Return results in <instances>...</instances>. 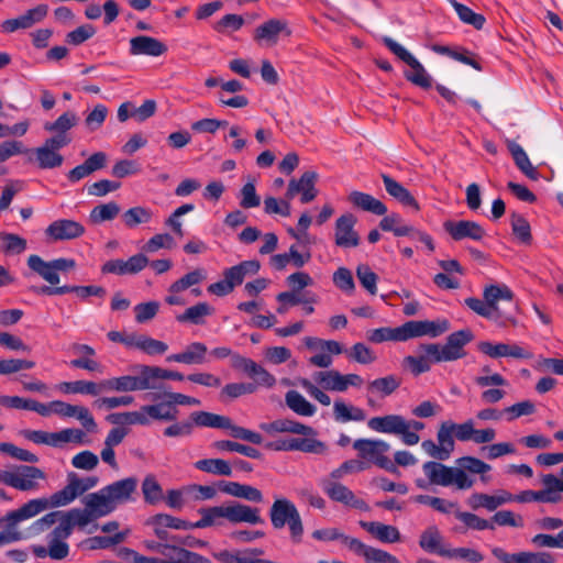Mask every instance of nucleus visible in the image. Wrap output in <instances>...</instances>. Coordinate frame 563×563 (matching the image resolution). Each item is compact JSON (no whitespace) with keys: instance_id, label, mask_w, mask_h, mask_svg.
Here are the masks:
<instances>
[{"instance_id":"f257e3e1","label":"nucleus","mask_w":563,"mask_h":563,"mask_svg":"<svg viewBox=\"0 0 563 563\" xmlns=\"http://www.w3.org/2000/svg\"><path fill=\"white\" fill-rule=\"evenodd\" d=\"M459 467L446 466L440 462L429 461L422 465V470L432 485L455 486L460 490L473 487L475 479L466 474L484 475L492 470V466L481 459L463 456L456 461Z\"/></svg>"},{"instance_id":"f03ea898","label":"nucleus","mask_w":563,"mask_h":563,"mask_svg":"<svg viewBox=\"0 0 563 563\" xmlns=\"http://www.w3.org/2000/svg\"><path fill=\"white\" fill-rule=\"evenodd\" d=\"M49 556L54 560H62L68 555V544L64 542L70 536V510H55L33 522L30 531L40 534L51 528Z\"/></svg>"},{"instance_id":"7ed1b4c3","label":"nucleus","mask_w":563,"mask_h":563,"mask_svg":"<svg viewBox=\"0 0 563 563\" xmlns=\"http://www.w3.org/2000/svg\"><path fill=\"white\" fill-rule=\"evenodd\" d=\"M29 268L42 277L49 286H33L31 290L37 295L57 296L70 292V286L64 285L57 287L59 275L67 274L70 269V260L56 258L45 262L41 256L32 254L27 258Z\"/></svg>"},{"instance_id":"20e7f679","label":"nucleus","mask_w":563,"mask_h":563,"mask_svg":"<svg viewBox=\"0 0 563 563\" xmlns=\"http://www.w3.org/2000/svg\"><path fill=\"white\" fill-rule=\"evenodd\" d=\"M367 427L377 433L397 435L404 444L411 446L419 443L418 431L424 428V423L419 420H408L401 415L390 413L372 417L367 421Z\"/></svg>"},{"instance_id":"39448f33","label":"nucleus","mask_w":563,"mask_h":563,"mask_svg":"<svg viewBox=\"0 0 563 563\" xmlns=\"http://www.w3.org/2000/svg\"><path fill=\"white\" fill-rule=\"evenodd\" d=\"M269 519L274 529L280 530L287 526L291 541L296 544L301 542L303 523L291 500L284 497L276 498L269 509Z\"/></svg>"},{"instance_id":"423d86ee","label":"nucleus","mask_w":563,"mask_h":563,"mask_svg":"<svg viewBox=\"0 0 563 563\" xmlns=\"http://www.w3.org/2000/svg\"><path fill=\"white\" fill-rule=\"evenodd\" d=\"M82 503L84 509H73V526H77L81 530H85L98 518L106 517L117 509L103 488L86 495Z\"/></svg>"},{"instance_id":"0eeeda50","label":"nucleus","mask_w":563,"mask_h":563,"mask_svg":"<svg viewBox=\"0 0 563 563\" xmlns=\"http://www.w3.org/2000/svg\"><path fill=\"white\" fill-rule=\"evenodd\" d=\"M353 449L357 452V456L368 463H373L378 467L396 473L397 466L386 456L390 450L388 442L380 439H357L353 442Z\"/></svg>"},{"instance_id":"6e6552de","label":"nucleus","mask_w":563,"mask_h":563,"mask_svg":"<svg viewBox=\"0 0 563 563\" xmlns=\"http://www.w3.org/2000/svg\"><path fill=\"white\" fill-rule=\"evenodd\" d=\"M383 43L395 56L411 68L410 71L405 73V77L408 81L423 89H429L432 86L431 76L409 51L388 36L383 38Z\"/></svg>"},{"instance_id":"1a4fd4ad","label":"nucleus","mask_w":563,"mask_h":563,"mask_svg":"<svg viewBox=\"0 0 563 563\" xmlns=\"http://www.w3.org/2000/svg\"><path fill=\"white\" fill-rule=\"evenodd\" d=\"M44 472L34 466L20 465L14 470H0V483L26 492L37 487L36 479L44 478Z\"/></svg>"},{"instance_id":"9d476101","label":"nucleus","mask_w":563,"mask_h":563,"mask_svg":"<svg viewBox=\"0 0 563 563\" xmlns=\"http://www.w3.org/2000/svg\"><path fill=\"white\" fill-rule=\"evenodd\" d=\"M135 368L139 375H123L103 379L102 387H104V391L130 393L154 389L156 385L148 383V375L145 371L147 365H137Z\"/></svg>"},{"instance_id":"9b49d317","label":"nucleus","mask_w":563,"mask_h":563,"mask_svg":"<svg viewBox=\"0 0 563 563\" xmlns=\"http://www.w3.org/2000/svg\"><path fill=\"white\" fill-rule=\"evenodd\" d=\"M35 505L24 504L21 508L8 512L0 518V547L18 541L22 533L18 531V523L34 517Z\"/></svg>"},{"instance_id":"f8f14e48","label":"nucleus","mask_w":563,"mask_h":563,"mask_svg":"<svg viewBox=\"0 0 563 563\" xmlns=\"http://www.w3.org/2000/svg\"><path fill=\"white\" fill-rule=\"evenodd\" d=\"M232 366L242 369L254 382L253 385L264 388H273L276 385V377L255 361L240 354L232 356Z\"/></svg>"},{"instance_id":"ddd939ff","label":"nucleus","mask_w":563,"mask_h":563,"mask_svg":"<svg viewBox=\"0 0 563 563\" xmlns=\"http://www.w3.org/2000/svg\"><path fill=\"white\" fill-rule=\"evenodd\" d=\"M449 329L450 323L445 319L407 321L402 324L404 341L420 336L438 338Z\"/></svg>"},{"instance_id":"4468645a","label":"nucleus","mask_w":563,"mask_h":563,"mask_svg":"<svg viewBox=\"0 0 563 563\" xmlns=\"http://www.w3.org/2000/svg\"><path fill=\"white\" fill-rule=\"evenodd\" d=\"M320 486L327 496L336 503L345 506L367 511L369 509L365 500L357 498L355 494L345 485L331 479H321Z\"/></svg>"},{"instance_id":"2eb2a0df","label":"nucleus","mask_w":563,"mask_h":563,"mask_svg":"<svg viewBox=\"0 0 563 563\" xmlns=\"http://www.w3.org/2000/svg\"><path fill=\"white\" fill-rule=\"evenodd\" d=\"M291 31L284 19H269L260 24L253 33V40L260 45H276L282 35L289 36Z\"/></svg>"},{"instance_id":"dca6fc26","label":"nucleus","mask_w":563,"mask_h":563,"mask_svg":"<svg viewBox=\"0 0 563 563\" xmlns=\"http://www.w3.org/2000/svg\"><path fill=\"white\" fill-rule=\"evenodd\" d=\"M318 174L313 170L305 172L299 179L292 178L286 191V198L292 199L296 195H300V202L308 203L318 196L316 183Z\"/></svg>"},{"instance_id":"f3484780","label":"nucleus","mask_w":563,"mask_h":563,"mask_svg":"<svg viewBox=\"0 0 563 563\" xmlns=\"http://www.w3.org/2000/svg\"><path fill=\"white\" fill-rule=\"evenodd\" d=\"M356 218L352 213H345L335 221L334 241L340 247H356L360 244V236L354 229Z\"/></svg>"},{"instance_id":"a211bd4d","label":"nucleus","mask_w":563,"mask_h":563,"mask_svg":"<svg viewBox=\"0 0 563 563\" xmlns=\"http://www.w3.org/2000/svg\"><path fill=\"white\" fill-rule=\"evenodd\" d=\"M444 229L455 241L464 239L481 241L486 236L484 228L479 223L470 220L446 221Z\"/></svg>"},{"instance_id":"6ab92c4d","label":"nucleus","mask_w":563,"mask_h":563,"mask_svg":"<svg viewBox=\"0 0 563 563\" xmlns=\"http://www.w3.org/2000/svg\"><path fill=\"white\" fill-rule=\"evenodd\" d=\"M228 521L232 525L247 523L256 526L265 523L260 508L238 501L228 503Z\"/></svg>"},{"instance_id":"aec40b11","label":"nucleus","mask_w":563,"mask_h":563,"mask_svg":"<svg viewBox=\"0 0 563 563\" xmlns=\"http://www.w3.org/2000/svg\"><path fill=\"white\" fill-rule=\"evenodd\" d=\"M129 53L132 56L158 57L167 52V45L158 38L148 35H139L130 40Z\"/></svg>"},{"instance_id":"412c9836","label":"nucleus","mask_w":563,"mask_h":563,"mask_svg":"<svg viewBox=\"0 0 563 563\" xmlns=\"http://www.w3.org/2000/svg\"><path fill=\"white\" fill-rule=\"evenodd\" d=\"M96 355V350L88 344H73V367L101 374L103 366Z\"/></svg>"},{"instance_id":"4be33fe9","label":"nucleus","mask_w":563,"mask_h":563,"mask_svg":"<svg viewBox=\"0 0 563 563\" xmlns=\"http://www.w3.org/2000/svg\"><path fill=\"white\" fill-rule=\"evenodd\" d=\"M73 418L78 420L82 427V430L73 429V442L88 444L90 440L88 439L87 434L96 433L98 430V426L95 421L92 413L88 408L84 406L73 405Z\"/></svg>"},{"instance_id":"5701e85b","label":"nucleus","mask_w":563,"mask_h":563,"mask_svg":"<svg viewBox=\"0 0 563 563\" xmlns=\"http://www.w3.org/2000/svg\"><path fill=\"white\" fill-rule=\"evenodd\" d=\"M351 551L362 556L366 563H400L399 559L389 552L365 544L361 540H350Z\"/></svg>"},{"instance_id":"b1692460","label":"nucleus","mask_w":563,"mask_h":563,"mask_svg":"<svg viewBox=\"0 0 563 563\" xmlns=\"http://www.w3.org/2000/svg\"><path fill=\"white\" fill-rule=\"evenodd\" d=\"M473 333L468 329L451 333L446 338L445 344L442 345L446 361L452 362L464 357L466 355L464 347L473 340Z\"/></svg>"},{"instance_id":"393cba45","label":"nucleus","mask_w":563,"mask_h":563,"mask_svg":"<svg viewBox=\"0 0 563 563\" xmlns=\"http://www.w3.org/2000/svg\"><path fill=\"white\" fill-rule=\"evenodd\" d=\"M473 333L468 329L451 333L446 338L445 344L442 345L446 361L452 362L464 357L466 355L464 347L473 340Z\"/></svg>"},{"instance_id":"a878e982","label":"nucleus","mask_w":563,"mask_h":563,"mask_svg":"<svg viewBox=\"0 0 563 563\" xmlns=\"http://www.w3.org/2000/svg\"><path fill=\"white\" fill-rule=\"evenodd\" d=\"M473 333L468 329L451 333L446 338L445 344L442 345L446 361L452 362L464 357L466 355L464 347L473 340Z\"/></svg>"},{"instance_id":"bb28decb","label":"nucleus","mask_w":563,"mask_h":563,"mask_svg":"<svg viewBox=\"0 0 563 563\" xmlns=\"http://www.w3.org/2000/svg\"><path fill=\"white\" fill-rule=\"evenodd\" d=\"M136 487V478L128 477L104 486L103 492L108 494L112 504L118 508L119 505L132 499V495L135 493Z\"/></svg>"},{"instance_id":"cd10ccee","label":"nucleus","mask_w":563,"mask_h":563,"mask_svg":"<svg viewBox=\"0 0 563 563\" xmlns=\"http://www.w3.org/2000/svg\"><path fill=\"white\" fill-rule=\"evenodd\" d=\"M360 527L368 532L373 538L382 543H396L401 539L400 532L397 527L386 525L379 521H364L358 522Z\"/></svg>"},{"instance_id":"c85d7f7f","label":"nucleus","mask_w":563,"mask_h":563,"mask_svg":"<svg viewBox=\"0 0 563 563\" xmlns=\"http://www.w3.org/2000/svg\"><path fill=\"white\" fill-rule=\"evenodd\" d=\"M207 353L208 349L205 343L192 342L188 344L183 352L168 355L166 361L186 365H199L207 362Z\"/></svg>"},{"instance_id":"c756f323","label":"nucleus","mask_w":563,"mask_h":563,"mask_svg":"<svg viewBox=\"0 0 563 563\" xmlns=\"http://www.w3.org/2000/svg\"><path fill=\"white\" fill-rule=\"evenodd\" d=\"M219 488L222 493L250 503L261 504L264 500L262 492L251 485L238 482H221Z\"/></svg>"},{"instance_id":"7c9ffc66","label":"nucleus","mask_w":563,"mask_h":563,"mask_svg":"<svg viewBox=\"0 0 563 563\" xmlns=\"http://www.w3.org/2000/svg\"><path fill=\"white\" fill-rule=\"evenodd\" d=\"M478 350L493 358L505 356L515 358H527L530 356L529 353L518 344H493L490 342L485 341L478 344Z\"/></svg>"},{"instance_id":"2f4dec72","label":"nucleus","mask_w":563,"mask_h":563,"mask_svg":"<svg viewBox=\"0 0 563 563\" xmlns=\"http://www.w3.org/2000/svg\"><path fill=\"white\" fill-rule=\"evenodd\" d=\"M179 543H168L162 563H210V561L202 555L191 552Z\"/></svg>"},{"instance_id":"473e14b6","label":"nucleus","mask_w":563,"mask_h":563,"mask_svg":"<svg viewBox=\"0 0 563 563\" xmlns=\"http://www.w3.org/2000/svg\"><path fill=\"white\" fill-rule=\"evenodd\" d=\"M198 512L200 519L192 523V526L198 529L219 527L222 526L223 520L228 521V504L200 508Z\"/></svg>"},{"instance_id":"72a5a7b5","label":"nucleus","mask_w":563,"mask_h":563,"mask_svg":"<svg viewBox=\"0 0 563 563\" xmlns=\"http://www.w3.org/2000/svg\"><path fill=\"white\" fill-rule=\"evenodd\" d=\"M347 200L357 209L376 216H384L387 207L374 196L354 190L347 196Z\"/></svg>"},{"instance_id":"f704fd0d","label":"nucleus","mask_w":563,"mask_h":563,"mask_svg":"<svg viewBox=\"0 0 563 563\" xmlns=\"http://www.w3.org/2000/svg\"><path fill=\"white\" fill-rule=\"evenodd\" d=\"M263 429L268 433H292L300 435H311L314 430L301 422L290 419H278L271 423L264 424Z\"/></svg>"},{"instance_id":"c9c22d12","label":"nucleus","mask_w":563,"mask_h":563,"mask_svg":"<svg viewBox=\"0 0 563 563\" xmlns=\"http://www.w3.org/2000/svg\"><path fill=\"white\" fill-rule=\"evenodd\" d=\"M382 179L389 196L406 207H412L416 210L419 209V205L415 197L400 183L396 181L394 178L386 174L382 175Z\"/></svg>"},{"instance_id":"e433bc0d","label":"nucleus","mask_w":563,"mask_h":563,"mask_svg":"<svg viewBox=\"0 0 563 563\" xmlns=\"http://www.w3.org/2000/svg\"><path fill=\"white\" fill-rule=\"evenodd\" d=\"M419 545L429 553H435L444 558L449 548L443 544V538L435 526L428 527L420 536Z\"/></svg>"},{"instance_id":"4c0bfd02","label":"nucleus","mask_w":563,"mask_h":563,"mask_svg":"<svg viewBox=\"0 0 563 563\" xmlns=\"http://www.w3.org/2000/svg\"><path fill=\"white\" fill-rule=\"evenodd\" d=\"M68 503H70V481L62 490L56 492L49 498L32 499L27 504L31 506L35 505L36 510L33 514L36 516L46 509L65 506Z\"/></svg>"},{"instance_id":"58836bf2","label":"nucleus","mask_w":563,"mask_h":563,"mask_svg":"<svg viewBox=\"0 0 563 563\" xmlns=\"http://www.w3.org/2000/svg\"><path fill=\"white\" fill-rule=\"evenodd\" d=\"M508 151L510 152L516 166L530 179L537 180L539 173L537 168L531 164L526 151L520 144L515 141L507 142Z\"/></svg>"},{"instance_id":"ea45409f","label":"nucleus","mask_w":563,"mask_h":563,"mask_svg":"<svg viewBox=\"0 0 563 563\" xmlns=\"http://www.w3.org/2000/svg\"><path fill=\"white\" fill-rule=\"evenodd\" d=\"M214 309L208 302H198L187 308L183 313L176 316L180 323H191L196 325L203 324L207 317L212 316Z\"/></svg>"},{"instance_id":"a19ab883","label":"nucleus","mask_w":563,"mask_h":563,"mask_svg":"<svg viewBox=\"0 0 563 563\" xmlns=\"http://www.w3.org/2000/svg\"><path fill=\"white\" fill-rule=\"evenodd\" d=\"M483 297L489 303L494 312L498 314V318H500L501 314L497 305L498 301H511L514 299V292L507 285L496 284L486 286L483 291Z\"/></svg>"},{"instance_id":"79ce46f5","label":"nucleus","mask_w":563,"mask_h":563,"mask_svg":"<svg viewBox=\"0 0 563 563\" xmlns=\"http://www.w3.org/2000/svg\"><path fill=\"white\" fill-rule=\"evenodd\" d=\"M401 385V378L396 375H387L375 378L367 384V391L383 398L394 394Z\"/></svg>"},{"instance_id":"37998d69","label":"nucleus","mask_w":563,"mask_h":563,"mask_svg":"<svg viewBox=\"0 0 563 563\" xmlns=\"http://www.w3.org/2000/svg\"><path fill=\"white\" fill-rule=\"evenodd\" d=\"M145 418L148 419V424L152 420L174 421L177 419L178 410L176 407L170 406L168 399L163 402L143 406Z\"/></svg>"},{"instance_id":"c03bdc74","label":"nucleus","mask_w":563,"mask_h":563,"mask_svg":"<svg viewBox=\"0 0 563 563\" xmlns=\"http://www.w3.org/2000/svg\"><path fill=\"white\" fill-rule=\"evenodd\" d=\"M313 380L324 390L344 393L343 374L338 371H321L312 376Z\"/></svg>"},{"instance_id":"a18cd8bd","label":"nucleus","mask_w":563,"mask_h":563,"mask_svg":"<svg viewBox=\"0 0 563 563\" xmlns=\"http://www.w3.org/2000/svg\"><path fill=\"white\" fill-rule=\"evenodd\" d=\"M126 533H117L111 536L90 537L78 544L79 548L87 550H104L114 548L125 541Z\"/></svg>"},{"instance_id":"49530a36","label":"nucleus","mask_w":563,"mask_h":563,"mask_svg":"<svg viewBox=\"0 0 563 563\" xmlns=\"http://www.w3.org/2000/svg\"><path fill=\"white\" fill-rule=\"evenodd\" d=\"M285 402L291 411L302 417H312L317 411L316 406L297 390H288L285 395Z\"/></svg>"},{"instance_id":"de8ad7c7","label":"nucleus","mask_w":563,"mask_h":563,"mask_svg":"<svg viewBox=\"0 0 563 563\" xmlns=\"http://www.w3.org/2000/svg\"><path fill=\"white\" fill-rule=\"evenodd\" d=\"M107 155L103 152H97L89 156L84 164L73 168V180H79L104 167Z\"/></svg>"},{"instance_id":"09e8293b","label":"nucleus","mask_w":563,"mask_h":563,"mask_svg":"<svg viewBox=\"0 0 563 563\" xmlns=\"http://www.w3.org/2000/svg\"><path fill=\"white\" fill-rule=\"evenodd\" d=\"M192 424L205 428L224 429L230 426V418L208 411H195L190 415Z\"/></svg>"},{"instance_id":"8fccbe9b","label":"nucleus","mask_w":563,"mask_h":563,"mask_svg":"<svg viewBox=\"0 0 563 563\" xmlns=\"http://www.w3.org/2000/svg\"><path fill=\"white\" fill-rule=\"evenodd\" d=\"M366 339L375 344L387 341L405 342L402 325L397 328L382 327L366 332Z\"/></svg>"},{"instance_id":"3c124183","label":"nucleus","mask_w":563,"mask_h":563,"mask_svg":"<svg viewBox=\"0 0 563 563\" xmlns=\"http://www.w3.org/2000/svg\"><path fill=\"white\" fill-rule=\"evenodd\" d=\"M195 467L201 472L218 475V476H231L232 465L222 459H203L195 463Z\"/></svg>"},{"instance_id":"603ef678","label":"nucleus","mask_w":563,"mask_h":563,"mask_svg":"<svg viewBox=\"0 0 563 563\" xmlns=\"http://www.w3.org/2000/svg\"><path fill=\"white\" fill-rule=\"evenodd\" d=\"M120 211V206L114 201L101 203L92 208L89 214V220L92 224H101L106 221L115 219Z\"/></svg>"},{"instance_id":"864d4df0","label":"nucleus","mask_w":563,"mask_h":563,"mask_svg":"<svg viewBox=\"0 0 563 563\" xmlns=\"http://www.w3.org/2000/svg\"><path fill=\"white\" fill-rule=\"evenodd\" d=\"M108 420L118 426H148V419L145 418L143 406L136 411L111 413L108 416Z\"/></svg>"},{"instance_id":"5fc2aeb1","label":"nucleus","mask_w":563,"mask_h":563,"mask_svg":"<svg viewBox=\"0 0 563 563\" xmlns=\"http://www.w3.org/2000/svg\"><path fill=\"white\" fill-rule=\"evenodd\" d=\"M207 277V273L202 268L194 269L186 275H184L181 278L174 282L169 288L168 292H183L184 290L194 287L196 285H199L201 282H203Z\"/></svg>"},{"instance_id":"6e6d98bb","label":"nucleus","mask_w":563,"mask_h":563,"mask_svg":"<svg viewBox=\"0 0 563 563\" xmlns=\"http://www.w3.org/2000/svg\"><path fill=\"white\" fill-rule=\"evenodd\" d=\"M212 448L221 452H238L251 459H260L261 452L250 445L241 444L230 440H219L212 443Z\"/></svg>"},{"instance_id":"4d7b16f0","label":"nucleus","mask_w":563,"mask_h":563,"mask_svg":"<svg viewBox=\"0 0 563 563\" xmlns=\"http://www.w3.org/2000/svg\"><path fill=\"white\" fill-rule=\"evenodd\" d=\"M541 482L544 486L541 490L548 496V503H560L562 499L561 494L563 493V479L553 474H545L541 477Z\"/></svg>"},{"instance_id":"13d9d810","label":"nucleus","mask_w":563,"mask_h":563,"mask_svg":"<svg viewBox=\"0 0 563 563\" xmlns=\"http://www.w3.org/2000/svg\"><path fill=\"white\" fill-rule=\"evenodd\" d=\"M454 430L452 429V421H443L438 430L437 440L442 449L443 456L450 457L451 453L454 451L455 442H454Z\"/></svg>"},{"instance_id":"bf43d9fd","label":"nucleus","mask_w":563,"mask_h":563,"mask_svg":"<svg viewBox=\"0 0 563 563\" xmlns=\"http://www.w3.org/2000/svg\"><path fill=\"white\" fill-rule=\"evenodd\" d=\"M36 161L41 168H55L62 165L63 156L52 148L43 145L34 151Z\"/></svg>"},{"instance_id":"052dcab7","label":"nucleus","mask_w":563,"mask_h":563,"mask_svg":"<svg viewBox=\"0 0 563 563\" xmlns=\"http://www.w3.org/2000/svg\"><path fill=\"white\" fill-rule=\"evenodd\" d=\"M152 217L153 212L145 207H133L122 214L123 222L128 228L147 223L151 221Z\"/></svg>"},{"instance_id":"680f3d73","label":"nucleus","mask_w":563,"mask_h":563,"mask_svg":"<svg viewBox=\"0 0 563 563\" xmlns=\"http://www.w3.org/2000/svg\"><path fill=\"white\" fill-rule=\"evenodd\" d=\"M452 5L455 9L459 18L466 24L474 26L477 30H481L485 24L484 15L479 13H475L471 8L452 0Z\"/></svg>"},{"instance_id":"e2e57ef3","label":"nucleus","mask_w":563,"mask_h":563,"mask_svg":"<svg viewBox=\"0 0 563 563\" xmlns=\"http://www.w3.org/2000/svg\"><path fill=\"white\" fill-rule=\"evenodd\" d=\"M2 251L5 254H21L26 250V240L14 233H0Z\"/></svg>"},{"instance_id":"0e129e2a","label":"nucleus","mask_w":563,"mask_h":563,"mask_svg":"<svg viewBox=\"0 0 563 563\" xmlns=\"http://www.w3.org/2000/svg\"><path fill=\"white\" fill-rule=\"evenodd\" d=\"M347 357L363 365L372 364L376 361V354L364 343H355L349 351H345Z\"/></svg>"},{"instance_id":"69168bd1","label":"nucleus","mask_w":563,"mask_h":563,"mask_svg":"<svg viewBox=\"0 0 563 563\" xmlns=\"http://www.w3.org/2000/svg\"><path fill=\"white\" fill-rule=\"evenodd\" d=\"M444 558L465 561L467 563H479L484 555L472 548H454L444 552Z\"/></svg>"},{"instance_id":"338daca9","label":"nucleus","mask_w":563,"mask_h":563,"mask_svg":"<svg viewBox=\"0 0 563 563\" xmlns=\"http://www.w3.org/2000/svg\"><path fill=\"white\" fill-rule=\"evenodd\" d=\"M142 493L145 501L152 505L158 503L163 497L162 487L153 475L146 476L143 481Z\"/></svg>"},{"instance_id":"774afa93","label":"nucleus","mask_w":563,"mask_h":563,"mask_svg":"<svg viewBox=\"0 0 563 563\" xmlns=\"http://www.w3.org/2000/svg\"><path fill=\"white\" fill-rule=\"evenodd\" d=\"M240 206L244 209L256 208L261 205V197L256 194L253 181H247L240 190Z\"/></svg>"}]
</instances>
